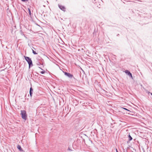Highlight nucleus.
I'll use <instances>...</instances> for the list:
<instances>
[{"label":"nucleus","mask_w":152,"mask_h":152,"mask_svg":"<svg viewBox=\"0 0 152 152\" xmlns=\"http://www.w3.org/2000/svg\"><path fill=\"white\" fill-rule=\"evenodd\" d=\"M68 150L69 151H72V150H71L69 148H68Z\"/></svg>","instance_id":"a211bd4d"},{"label":"nucleus","mask_w":152,"mask_h":152,"mask_svg":"<svg viewBox=\"0 0 152 152\" xmlns=\"http://www.w3.org/2000/svg\"><path fill=\"white\" fill-rule=\"evenodd\" d=\"M32 53L34 55H36L37 54V53H36L35 51L32 49Z\"/></svg>","instance_id":"f8f14e48"},{"label":"nucleus","mask_w":152,"mask_h":152,"mask_svg":"<svg viewBox=\"0 0 152 152\" xmlns=\"http://www.w3.org/2000/svg\"><path fill=\"white\" fill-rule=\"evenodd\" d=\"M39 66V68L41 70H43V69H42V68H41V67H41V65H40V66Z\"/></svg>","instance_id":"f3484780"},{"label":"nucleus","mask_w":152,"mask_h":152,"mask_svg":"<svg viewBox=\"0 0 152 152\" xmlns=\"http://www.w3.org/2000/svg\"><path fill=\"white\" fill-rule=\"evenodd\" d=\"M68 108H69V107H68H68H67V110H68Z\"/></svg>","instance_id":"5701e85b"},{"label":"nucleus","mask_w":152,"mask_h":152,"mask_svg":"<svg viewBox=\"0 0 152 152\" xmlns=\"http://www.w3.org/2000/svg\"><path fill=\"white\" fill-rule=\"evenodd\" d=\"M116 152H118V150L117 149H116Z\"/></svg>","instance_id":"412c9836"},{"label":"nucleus","mask_w":152,"mask_h":152,"mask_svg":"<svg viewBox=\"0 0 152 152\" xmlns=\"http://www.w3.org/2000/svg\"><path fill=\"white\" fill-rule=\"evenodd\" d=\"M20 34H21L22 35L24 36V37H26L25 36V35L23 34V32L22 30H20Z\"/></svg>","instance_id":"9d476101"},{"label":"nucleus","mask_w":152,"mask_h":152,"mask_svg":"<svg viewBox=\"0 0 152 152\" xmlns=\"http://www.w3.org/2000/svg\"><path fill=\"white\" fill-rule=\"evenodd\" d=\"M58 7L62 10L65 12L66 11L65 8L64 6L61 5H58Z\"/></svg>","instance_id":"423d86ee"},{"label":"nucleus","mask_w":152,"mask_h":152,"mask_svg":"<svg viewBox=\"0 0 152 152\" xmlns=\"http://www.w3.org/2000/svg\"><path fill=\"white\" fill-rule=\"evenodd\" d=\"M21 0L23 2H25V0Z\"/></svg>","instance_id":"6ab92c4d"},{"label":"nucleus","mask_w":152,"mask_h":152,"mask_svg":"<svg viewBox=\"0 0 152 152\" xmlns=\"http://www.w3.org/2000/svg\"><path fill=\"white\" fill-rule=\"evenodd\" d=\"M24 57L25 60L27 62L28 64L29 68H30L32 66H33V64L31 58L25 56H24Z\"/></svg>","instance_id":"f257e3e1"},{"label":"nucleus","mask_w":152,"mask_h":152,"mask_svg":"<svg viewBox=\"0 0 152 152\" xmlns=\"http://www.w3.org/2000/svg\"><path fill=\"white\" fill-rule=\"evenodd\" d=\"M141 1V2L142 1Z\"/></svg>","instance_id":"cd10ccee"},{"label":"nucleus","mask_w":152,"mask_h":152,"mask_svg":"<svg viewBox=\"0 0 152 152\" xmlns=\"http://www.w3.org/2000/svg\"><path fill=\"white\" fill-rule=\"evenodd\" d=\"M128 141H127V143L129 142L130 141L132 140L133 139L132 137L131 136L129 133L128 135Z\"/></svg>","instance_id":"6e6552de"},{"label":"nucleus","mask_w":152,"mask_h":152,"mask_svg":"<svg viewBox=\"0 0 152 152\" xmlns=\"http://www.w3.org/2000/svg\"><path fill=\"white\" fill-rule=\"evenodd\" d=\"M29 0H25V2H26V1H28Z\"/></svg>","instance_id":"4be33fe9"},{"label":"nucleus","mask_w":152,"mask_h":152,"mask_svg":"<svg viewBox=\"0 0 152 152\" xmlns=\"http://www.w3.org/2000/svg\"><path fill=\"white\" fill-rule=\"evenodd\" d=\"M119 34H118L117 35V36H119Z\"/></svg>","instance_id":"b1692460"},{"label":"nucleus","mask_w":152,"mask_h":152,"mask_svg":"<svg viewBox=\"0 0 152 152\" xmlns=\"http://www.w3.org/2000/svg\"><path fill=\"white\" fill-rule=\"evenodd\" d=\"M33 91V89L31 87L30 88V91H29L30 95L31 97L32 96Z\"/></svg>","instance_id":"0eeeda50"},{"label":"nucleus","mask_w":152,"mask_h":152,"mask_svg":"<svg viewBox=\"0 0 152 152\" xmlns=\"http://www.w3.org/2000/svg\"><path fill=\"white\" fill-rule=\"evenodd\" d=\"M20 112V115L22 118L25 121L27 119V115L26 111L25 110H21Z\"/></svg>","instance_id":"f03ea898"},{"label":"nucleus","mask_w":152,"mask_h":152,"mask_svg":"<svg viewBox=\"0 0 152 152\" xmlns=\"http://www.w3.org/2000/svg\"><path fill=\"white\" fill-rule=\"evenodd\" d=\"M66 110V107H65V110Z\"/></svg>","instance_id":"393cba45"},{"label":"nucleus","mask_w":152,"mask_h":152,"mask_svg":"<svg viewBox=\"0 0 152 152\" xmlns=\"http://www.w3.org/2000/svg\"><path fill=\"white\" fill-rule=\"evenodd\" d=\"M45 71H41L40 72V73L42 74H44L45 73Z\"/></svg>","instance_id":"ddd939ff"},{"label":"nucleus","mask_w":152,"mask_h":152,"mask_svg":"<svg viewBox=\"0 0 152 152\" xmlns=\"http://www.w3.org/2000/svg\"><path fill=\"white\" fill-rule=\"evenodd\" d=\"M33 49H35L34 47H33Z\"/></svg>","instance_id":"a878e982"},{"label":"nucleus","mask_w":152,"mask_h":152,"mask_svg":"<svg viewBox=\"0 0 152 152\" xmlns=\"http://www.w3.org/2000/svg\"><path fill=\"white\" fill-rule=\"evenodd\" d=\"M64 73V75L68 77L69 78L72 79V78H74L75 80H76V79H75L73 76L72 74H70V73H68V72H63Z\"/></svg>","instance_id":"20e7f679"},{"label":"nucleus","mask_w":152,"mask_h":152,"mask_svg":"<svg viewBox=\"0 0 152 152\" xmlns=\"http://www.w3.org/2000/svg\"><path fill=\"white\" fill-rule=\"evenodd\" d=\"M147 93H148V94H151V93L149 91H148Z\"/></svg>","instance_id":"aec40b11"},{"label":"nucleus","mask_w":152,"mask_h":152,"mask_svg":"<svg viewBox=\"0 0 152 152\" xmlns=\"http://www.w3.org/2000/svg\"><path fill=\"white\" fill-rule=\"evenodd\" d=\"M121 108L122 109H124V110H127L128 111H130V110H128V109L125 108H124V107H121Z\"/></svg>","instance_id":"4468645a"},{"label":"nucleus","mask_w":152,"mask_h":152,"mask_svg":"<svg viewBox=\"0 0 152 152\" xmlns=\"http://www.w3.org/2000/svg\"><path fill=\"white\" fill-rule=\"evenodd\" d=\"M132 152H133V151H132Z\"/></svg>","instance_id":"c85d7f7f"},{"label":"nucleus","mask_w":152,"mask_h":152,"mask_svg":"<svg viewBox=\"0 0 152 152\" xmlns=\"http://www.w3.org/2000/svg\"><path fill=\"white\" fill-rule=\"evenodd\" d=\"M17 148L20 151H23V150L21 146L19 145H18L17 146Z\"/></svg>","instance_id":"1a4fd4ad"},{"label":"nucleus","mask_w":152,"mask_h":152,"mask_svg":"<svg viewBox=\"0 0 152 152\" xmlns=\"http://www.w3.org/2000/svg\"><path fill=\"white\" fill-rule=\"evenodd\" d=\"M28 13L30 15H31V11L30 9L29 8H28Z\"/></svg>","instance_id":"9b49d317"},{"label":"nucleus","mask_w":152,"mask_h":152,"mask_svg":"<svg viewBox=\"0 0 152 152\" xmlns=\"http://www.w3.org/2000/svg\"><path fill=\"white\" fill-rule=\"evenodd\" d=\"M110 127H111L113 128L114 127V126H113V124H110Z\"/></svg>","instance_id":"dca6fc26"},{"label":"nucleus","mask_w":152,"mask_h":152,"mask_svg":"<svg viewBox=\"0 0 152 152\" xmlns=\"http://www.w3.org/2000/svg\"><path fill=\"white\" fill-rule=\"evenodd\" d=\"M86 81L88 83V84L89 83V82H88V78L86 77Z\"/></svg>","instance_id":"2eb2a0df"},{"label":"nucleus","mask_w":152,"mask_h":152,"mask_svg":"<svg viewBox=\"0 0 152 152\" xmlns=\"http://www.w3.org/2000/svg\"><path fill=\"white\" fill-rule=\"evenodd\" d=\"M26 96V95H25V97Z\"/></svg>","instance_id":"bb28decb"},{"label":"nucleus","mask_w":152,"mask_h":152,"mask_svg":"<svg viewBox=\"0 0 152 152\" xmlns=\"http://www.w3.org/2000/svg\"><path fill=\"white\" fill-rule=\"evenodd\" d=\"M36 64L38 66L41 65V67H44V61L43 59H41L40 60L37 61L36 62Z\"/></svg>","instance_id":"7ed1b4c3"},{"label":"nucleus","mask_w":152,"mask_h":152,"mask_svg":"<svg viewBox=\"0 0 152 152\" xmlns=\"http://www.w3.org/2000/svg\"><path fill=\"white\" fill-rule=\"evenodd\" d=\"M125 72L126 74L129 75L131 78L133 79L132 74L128 70H126L125 71Z\"/></svg>","instance_id":"39448f33"}]
</instances>
